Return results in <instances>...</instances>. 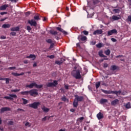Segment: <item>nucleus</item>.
<instances>
[{
    "label": "nucleus",
    "instance_id": "f257e3e1",
    "mask_svg": "<svg viewBox=\"0 0 131 131\" xmlns=\"http://www.w3.org/2000/svg\"><path fill=\"white\" fill-rule=\"evenodd\" d=\"M71 74L73 77L76 79H80L81 78V75H80V70H73Z\"/></svg>",
    "mask_w": 131,
    "mask_h": 131
},
{
    "label": "nucleus",
    "instance_id": "f03ea898",
    "mask_svg": "<svg viewBox=\"0 0 131 131\" xmlns=\"http://www.w3.org/2000/svg\"><path fill=\"white\" fill-rule=\"evenodd\" d=\"M101 91L104 93V94H106V95H109L110 94H115V95H117V96L118 95H120L121 94V91H107L105 90L104 89H101Z\"/></svg>",
    "mask_w": 131,
    "mask_h": 131
},
{
    "label": "nucleus",
    "instance_id": "7ed1b4c3",
    "mask_svg": "<svg viewBox=\"0 0 131 131\" xmlns=\"http://www.w3.org/2000/svg\"><path fill=\"white\" fill-rule=\"evenodd\" d=\"M33 86H35V88H36V89H41L42 88V85H38L36 84V83L34 82L30 84H27L26 86V88H29V89H33Z\"/></svg>",
    "mask_w": 131,
    "mask_h": 131
},
{
    "label": "nucleus",
    "instance_id": "20e7f679",
    "mask_svg": "<svg viewBox=\"0 0 131 131\" xmlns=\"http://www.w3.org/2000/svg\"><path fill=\"white\" fill-rule=\"evenodd\" d=\"M56 85H58V81L57 80H54L53 82H48L47 84H46V86H47V88H54L55 86H56Z\"/></svg>",
    "mask_w": 131,
    "mask_h": 131
},
{
    "label": "nucleus",
    "instance_id": "39448f33",
    "mask_svg": "<svg viewBox=\"0 0 131 131\" xmlns=\"http://www.w3.org/2000/svg\"><path fill=\"white\" fill-rule=\"evenodd\" d=\"M29 95L32 96V97H35L36 96H38V93H37V90L33 89L29 91Z\"/></svg>",
    "mask_w": 131,
    "mask_h": 131
},
{
    "label": "nucleus",
    "instance_id": "423d86ee",
    "mask_svg": "<svg viewBox=\"0 0 131 131\" xmlns=\"http://www.w3.org/2000/svg\"><path fill=\"white\" fill-rule=\"evenodd\" d=\"M38 105H40V103L39 102H34L33 103L29 104V107L33 108L34 109H37Z\"/></svg>",
    "mask_w": 131,
    "mask_h": 131
},
{
    "label": "nucleus",
    "instance_id": "0eeeda50",
    "mask_svg": "<svg viewBox=\"0 0 131 131\" xmlns=\"http://www.w3.org/2000/svg\"><path fill=\"white\" fill-rule=\"evenodd\" d=\"M28 23L31 26H34V27H36L37 26V23L34 19L29 20Z\"/></svg>",
    "mask_w": 131,
    "mask_h": 131
},
{
    "label": "nucleus",
    "instance_id": "6e6552de",
    "mask_svg": "<svg viewBox=\"0 0 131 131\" xmlns=\"http://www.w3.org/2000/svg\"><path fill=\"white\" fill-rule=\"evenodd\" d=\"M9 96H5L4 99H6L7 100H14L13 98H17V95L15 94H9Z\"/></svg>",
    "mask_w": 131,
    "mask_h": 131
},
{
    "label": "nucleus",
    "instance_id": "1a4fd4ad",
    "mask_svg": "<svg viewBox=\"0 0 131 131\" xmlns=\"http://www.w3.org/2000/svg\"><path fill=\"white\" fill-rule=\"evenodd\" d=\"M75 100L77 101L78 102H82L83 101V96H79L77 95H75Z\"/></svg>",
    "mask_w": 131,
    "mask_h": 131
},
{
    "label": "nucleus",
    "instance_id": "9d476101",
    "mask_svg": "<svg viewBox=\"0 0 131 131\" xmlns=\"http://www.w3.org/2000/svg\"><path fill=\"white\" fill-rule=\"evenodd\" d=\"M113 34H117V30L116 29H113L107 32V36H110V35Z\"/></svg>",
    "mask_w": 131,
    "mask_h": 131
},
{
    "label": "nucleus",
    "instance_id": "9b49d317",
    "mask_svg": "<svg viewBox=\"0 0 131 131\" xmlns=\"http://www.w3.org/2000/svg\"><path fill=\"white\" fill-rule=\"evenodd\" d=\"M11 108L9 107H2L0 110V113H4V112H6L7 111H10Z\"/></svg>",
    "mask_w": 131,
    "mask_h": 131
},
{
    "label": "nucleus",
    "instance_id": "f8f14e48",
    "mask_svg": "<svg viewBox=\"0 0 131 131\" xmlns=\"http://www.w3.org/2000/svg\"><path fill=\"white\" fill-rule=\"evenodd\" d=\"M78 39L79 40H81L82 41H84V40H86V37L85 36H83L82 35H80L78 37Z\"/></svg>",
    "mask_w": 131,
    "mask_h": 131
},
{
    "label": "nucleus",
    "instance_id": "ddd939ff",
    "mask_svg": "<svg viewBox=\"0 0 131 131\" xmlns=\"http://www.w3.org/2000/svg\"><path fill=\"white\" fill-rule=\"evenodd\" d=\"M103 33V30L102 29L97 30L93 32L94 35H96V34H102Z\"/></svg>",
    "mask_w": 131,
    "mask_h": 131
},
{
    "label": "nucleus",
    "instance_id": "4468645a",
    "mask_svg": "<svg viewBox=\"0 0 131 131\" xmlns=\"http://www.w3.org/2000/svg\"><path fill=\"white\" fill-rule=\"evenodd\" d=\"M9 7V5L5 4L0 7V11H5L7 9V8Z\"/></svg>",
    "mask_w": 131,
    "mask_h": 131
},
{
    "label": "nucleus",
    "instance_id": "2eb2a0df",
    "mask_svg": "<svg viewBox=\"0 0 131 131\" xmlns=\"http://www.w3.org/2000/svg\"><path fill=\"white\" fill-rule=\"evenodd\" d=\"M118 103H119V100L118 99H115L112 101L111 105L112 106H116Z\"/></svg>",
    "mask_w": 131,
    "mask_h": 131
},
{
    "label": "nucleus",
    "instance_id": "dca6fc26",
    "mask_svg": "<svg viewBox=\"0 0 131 131\" xmlns=\"http://www.w3.org/2000/svg\"><path fill=\"white\" fill-rule=\"evenodd\" d=\"M56 29L57 30H58V31H60V32H62V33H63V34H67V32L65 31H64V30H63V29L60 28V27H56Z\"/></svg>",
    "mask_w": 131,
    "mask_h": 131
},
{
    "label": "nucleus",
    "instance_id": "f3484780",
    "mask_svg": "<svg viewBox=\"0 0 131 131\" xmlns=\"http://www.w3.org/2000/svg\"><path fill=\"white\" fill-rule=\"evenodd\" d=\"M97 118L98 119H102L104 118V115L102 114V113L100 112L97 115Z\"/></svg>",
    "mask_w": 131,
    "mask_h": 131
},
{
    "label": "nucleus",
    "instance_id": "a211bd4d",
    "mask_svg": "<svg viewBox=\"0 0 131 131\" xmlns=\"http://www.w3.org/2000/svg\"><path fill=\"white\" fill-rule=\"evenodd\" d=\"M27 59H32L33 58V60H35V55L34 54H30V56L26 57Z\"/></svg>",
    "mask_w": 131,
    "mask_h": 131
},
{
    "label": "nucleus",
    "instance_id": "6ab92c4d",
    "mask_svg": "<svg viewBox=\"0 0 131 131\" xmlns=\"http://www.w3.org/2000/svg\"><path fill=\"white\" fill-rule=\"evenodd\" d=\"M98 55L99 57H101L102 58H106V56L103 54V50H100L98 52Z\"/></svg>",
    "mask_w": 131,
    "mask_h": 131
},
{
    "label": "nucleus",
    "instance_id": "aec40b11",
    "mask_svg": "<svg viewBox=\"0 0 131 131\" xmlns=\"http://www.w3.org/2000/svg\"><path fill=\"white\" fill-rule=\"evenodd\" d=\"M73 105L74 108H77V107L78 106V102L75 99H74L73 101Z\"/></svg>",
    "mask_w": 131,
    "mask_h": 131
},
{
    "label": "nucleus",
    "instance_id": "412c9836",
    "mask_svg": "<svg viewBox=\"0 0 131 131\" xmlns=\"http://www.w3.org/2000/svg\"><path fill=\"white\" fill-rule=\"evenodd\" d=\"M41 109L43 112H45L46 113L49 112L50 111V108H47L46 106H43L41 107Z\"/></svg>",
    "mask_w": 131,
    "mask_h": 131
},
{
    "label": "nucleus",
    "instance_id": "4be33fe9",
    "mask_svg": "<svg viewBox=\"0 0 131 131\" xmlns=\"http://www.w3.org/2000/svg\"><path fill=\"white\" fill-rule=\"evenodd\" d=\"M11 31H19L20 30V27H13L11 29Z\"/></svg>",
    "mask_w": 131,
    "mask_h": 131
},
{
    "label": "nucleus",
    "instance_id": "5701e85b",
    "mask_svg": "<svg viewBox=\"0 0 131 131\" xmlns=\"http://www.w3.org/2000/svg\"><path fill=\"white\" fill-rule=\"evenodd\" d=\"M107 102H108V100L103 98L100 100V104H104L105 103H107Z\"/></svg>",
    "mask_w": 131,
    "mask_h": 131
},
{
    "label": "nucleus",
    "instance_id": "b1692460",
    "mask_svg": "<svg viewBox=\"0 0 131 131\" xmlns=\"http://www.w3.org/2000/svg\"><path fill=\"white\" fill-rule=\"evenodd\" d=\"M102 47H104V44L99 42L98 44L96 45V48H98V49H101V48H102Z\"/></svg>",
    "mask_w": 131,
    "mask_h": 131
},
{
    "label": "nucleus",
    "instance_id": "393cba45",
    "mask_svg": "<svg viewBox=\"0 0 131 131\" xmlns=\"http://www.w3.org/2000/svg\"><path fill=\"white\" fill-rule=\"evenodd\" d=\"M12 75H14V76H20V75H23L24 74V73H22L21 74H18L17 73H12Z\"/></svg>",
    "mask_w": 131,
    "mask_h": 131
},
{
    "label": "nucleus",
    "instance_id": "a878e982",
    "mask_svg": "<svg viewBox=\"0 0 131 131\" xmlns=\"http://www.w3.org/2000/svg\"><path fill=\"white\" fill-rule=\"evenodd\" d=\"M20 94H21V95L27 96V95H29V91L21 92H20Z\"/></svg>",
    "mask_w": 131,
    "mask_h": 131
},
{
    "label": "nucleus",
    "instance_id": "bb28decb",
    "mask_svg": "<svg viewBox=\"0 0 131 131\" xmlns=\"http://www.w3.org/2000/svg\"><path fill=\"white\" fill-rule=\"evenodd\" d=\"M11 25L10 24H4L2 26L3 28H10Z\"/></svg>",
    "mask_w": 131,
    "mask_h": 131
},
{
    "label": "nucleus",
    "instance_id": "cd10ccee",
    "mask_svg": "<svg viewBox=\"0 0 131 131\" xmlns=\"http://www.w3.org/2000/svg\"><path fill=\"white\" fill-rule=\"evenodd\" d=\"M111 53V51L109 49H107V50H105L104 51V54H105L106 56H109Z\"/></svg>",
    "mask_w": 131,
    "mask_h": 131
},
{
    "label": "nucleus",
    "instance_id": "c85d7f7f",
    "mask_svg": "<svg viewBox=\"0 0 131 131\" xmlns=\"http://www.w3.org/2000/svg\"><path fill=\"white\" fill-rule=\"evenodd\" d=\"M50 33L52 34L53 35H58V32L55 31H50Z\"/></svg>",
    "mask_w": 131,
    "mask_h": 131
},
{
    "label": "nucleus",
    "instance_id": "c756f323",
    "mask_svg": "<svg viewBox=\"0 0 131 131\" xmlns=\"http://www.w3.org/2000/svg\"><path fill=\"white\" fill-rule=\"evenodd\" d=\"M100 85H101V82H96L95 86H96V89L97 90V89H99V88H100Z\"/></svg>",
    "mask_w": 131,
    "mask_h": 131
},
{
    "label": "nucleus",
    "instance_id": "7c9ffc66",
    "mask_svg": "<svg viewBox=\"0 0 131 131\" xmlns=\"http://www.w3.org/2000/svg\"><path fill=\"white\" fill-rule=\"evenodd\" d=\"M125 106L127 109H129L130 108V102L127 103Z\"/></svg>",
    "mask_w": 131,
    "mask_h": 131
},
{
    "label": "nucleus",
    "instance_id": "2f4dec72",
    "mask_svg": "<svg viewBox=\"0 0 131 131\" xmlns=\"http://www.w3.org/2000/svg\"><path fill=\"white\" fill-rule=\"evenodd\" d=\"M112 19L113 20H119V19H120V18H119L117 16L114 15V16H113Z\"/></svg>",
    "mask_w": 131,
    "mask_h": 131
},
{
    "label": "nucleus",
    "instance_id": "473e14b6",
    "mask_svg": "<svg viewBox=\"0 0 131 131\" xmlns=\"http://www.w3.org/2000/svg\"><path fill=\"white\" fill-rule=\"evenodd\" d=\"M50 119V117H47V116H46V117H45L44 118H43L42 119V122H45V121H47V119Z\"/></svg>",
    "mask_w": 131,
    "mask_h": 131
},
{
    "label": "nucleus",
    "instance_id": "72a5a7b5",
    "mask_svg": "<svg viewBox=\"0 0 131 131\" xmlns=\"http://www.w3.org/2000/svg\"><path fill=\"white\" fill-rule=\"evenodd\" d=\"M34 20H39V14H37L34 17Z\"/></svg>",
    "mask_w": 131,
    "mask_h": 131
},
{
    "label": "nucleus",
    "instance_id": "f704fd0d",
    "mask_svg": "<svg viewBox=\"0 0 131 131\" xmlns=\"http://www.w3.org/2000/svg\"><path fill=\"white\" fill-rule=\"evenodd\" d=\"M21 100H23V104H24L25 105L28 103V101L25 98H22Z\"/></svg>",
    "mask_w": 131,
    "mask_h": 131
},
{
    "label": "nucleus",
    "instance_id": "c9c22d12",
    "mask_svg": "<svg viewBox=\"0 0 131 131\" xmlns=\"http://www.w3.org/2000/svg\"><path fill=\"white\" fill-rule=\"evenodd\" d=\"M5 80H6V83L7 84H9V83H10V80H11V79L8 78H6Z\"/></svg>",
    "mask_w": 131,
    "mask_h": 131
},
{
    "label": "nucleus",
    "instance_id": "e433bc0d",
    "mask_svg": "<svg viewBox=\"0 0 131 131\" xmlns=\"http://www.w3.org/2000/svg\"><path fill=\"white\" fill-rule=\"evenodd\" d=\"M11 92L12 93H17L18 92H20V89L18 90V89H15V90H11Z\"/></svg>",
    "mask_w": 131,
    "mask_h": 131
},
{
    "label": "nucleus",
    "instance_id": "4c0bfd02",
    "mask_svg": "<svg viewBox=\"0 0 131 131\" xmlns=\"http://www.w3.org/2000/svg\"><path fill=\"white\" fill-rule=\"evenodd\" d=\"M112 70L114 71L115 70H116L117 69V67L116 66H113L111 67Z\"/></svg>",
    "mask_w": 131,
    "mask_h": 131
},
{
    "label": "nucleus",
    "instance_id": "58836bf2",
    "mask_svg": "<svg viewBox=\"0 0 131 131\" xmlns=\"http://www.w3.org/2000/svg\"><path fill=\"white\" fill-rule=\"evenodd\" d=\"M113 12H115V14H118L120 12V10L119 9H114Z\"/></svg>",
    "mask_w": 131,
    "mask_h": 131
},
{
    "label": "nucleus",
    "instance_id": "ea45409f",
    "mask_svg": "<svg viewBox=\"0 0 131 131\" xmlns=\"http://www.w3.org/2000/svg\"><path fill=\"white\" fill-rule=\"evenodd\" d=\"M61 101H63V102H66L67 101V98L66 96H63L61 98Z\"/></svg>",
    "mask_w": 131,
    "mask_h": 131
},
{
    "label": "nucleus",
    "instance_id": "a19ab883",
    "mask_svg": "<svg viewBox=\"0 0 131 131\" xmlns=\"http://www.w3.org/2000/svg\"><path fill=\"white\" fill-rule=\"evenodd\" d=\"M46 42L48 43H53V40H52V39H48L46 40Z\"/></svg>",
    "mask_w": 131,
    "mask_h": 131
},
{
    "label": "nucleus",
    "instance_id": "79ce46f5",
    "mask_svg": "<svg viewBox=\"0 0 131 131\" xmlns=\"http://www.w3.org/2000/svg\"><path fill=\"white\" fill-rule=\"evenodd\" d=\"M84 119V117H81L80 118L78 119V120L80 121V122H82V121Z\"/></svg>",
    "mask_w": 131,
    "mask_h": 131
},
{
    "label": "nucleus",
    "instance_id": "37998d69",
    "mask_svg": "<svg viewBox=\"0 0 131 131\" xmlns=\"http://www.w3.org/2000/svg\"><path fill=\"white\" fill-rule=\"evenodd\" d=\"M55 64H57V65H62V62L59 60H56L55 61Z\"/></svg>",
    "mask_w": 131,
    "mask_h": 131
},
{
    "label": "nucleus",
    "instance_id": "c03bdc74",
    "mask_svg": "<svg viewBox=\"0 0 131 131\" xmlns=\"http://www.w3.org/2000/svg\"><path fill=\"white\" fill-rule=\"evenodd\" d=\"M8 125H13L14 122H13V121H10L9 122H8Z\"/></svg>",
    "mask_w": 131,
    "mask_h": 131
},
{
    "label": "nucleus",
    "instance_id": "a18cd8bd",
    "mask_svg": "<svg viewBox=\"0 0 131 131\" xmlns=\"http://www.w3.org/2000/svg\"><path fill=\"white\" fill-rule=\"evenodd\" d=\"M25 126H28V127H30V126H31V124L29 122H27L25 124Z\"/></svg>",
    "mask_w": 131,
    "mask_h": 131
},
{
    "label": "nucleus",
    "instance_id": "49530a36",
    "mask_svg": "<svg viewBox=\"0 0 131 131\" xmlns=\"http://www.w3.org/2000/svg\"><path fill=\"white\" fill-rule=\"evenodd\" d=\"M47 58H50V59H54V58H55V55H48L47 56Z\"/></svg>",
    "mask_w": 131,
    "mask_h": 131
},
{
    "label": "nucleus",
    "instance_id": "de8ad7c7",
    "mask_svg": "<svg viewBox=\"0 0 131 131\" xmlns=\"http://www.w3.org/2000/svg\"><path fill=\"white\" fill-rule=\"evenodd\" d=\"M17 112H25V111L22 108H18Z\"/></svg>",
    "mask_w": 131,
    "mask_h": 131
},
{
    "label": "nucleus",
    "instance_id": "09e8293b",
    "mask_svg": "<svg viewBox=\"0 0 131 131\" xmlns=\"http://www.w3.org/2000/svg\"><path fill=\"white\" fill-rule=\"evenodd\" d=\"M126 20L129 22H131V15H129L128 16L127 18L126 19Z\"/></svg>",
    "mask_w": 131,
    "mask_h": 131
},
{
    "label": "nucleus",
    "instance_id": "8fccbe9b",
    "mask_svg": "<svg viewBox=\"0 0 131 131\" xmlns=\"http://www.w3.org/2000/svg\"><path fill=\"white\" fill-rule=\"evenodd\" d=\"M82 32L84 35H89V32L86 31H83Z\"/></svg>",
    "mask_w": 131,
    "mask_h": 131
},
{
    "label": "nucleus",
    "instance_id": "3c124183",
    "mask_svg": "<svg viewBox=\"0 0 131 131\" xmlns=\"http://www.w3.org/2000/svg\"><path fill=\"white\" fill-rule=\"evenodd\" d=\"M54 48V43H52L50 45V47H49V50H52Z\"/></svg>",
    "mask_w": 131,
    "mask_h": 131
},
{
    "label": "nucleus",
    "instance_id": "603ef678",
    "mask_svg": "<svg viewBox=\"0 0 131 131\" xmlns=\"http://www.w3.org/2000/svg\"><path fill=\"white\" fill-rule=\"evenodd\" d=\"M10 70H15L16 69V67H12L8 68Z\"/></svg>",
    "mask_w": 131,
    "mask_h": 131
},
{
    "label": "nucleus",
    "instance_id": "864d4df0",
    "mask_svg": "<svg viewBox=\"0 0 131 131\" xmlns=\"http://www.w3.org/2000/svg\"><path fill=\"white\" fill-rule=\"evenodd\" d=\"M102 85H104V86H108V84L105 83V82L102 81Z\"/></svg>",
    "mask_w": 131,
    "mask_h": 131
},
{
    "label": "nucleus",
    "instance_id": "5fc2aeb1",
    "mask_svg": "<svg viewBox=\"0 0 131 131\" xmlns=\"http://www.w3.org/2000/svg\"><path fill=\"white\" fill-rule=\"evenodd\" d=\"M65 61H66L65 59L61 58L59 61L61 63V64H63V62H65Z\"/></svg>",
    "mask_w": 131,
    "mask_h": 131
},
{
    "label": "nucleus",
    "instance_id": "6e6d98bb",
    "mask_svg": "<svg viewBox=\"0 0 131 131\" xmlns=\"http://www.w3.org/2000/svg\"><path fill=\"white\" fill-rule=\"evenodd\" d=\"M27 30H28L29 32H30V31H31L32 29H31V27H30V26H28L27 27Z\"/></svg>",
    "mask_w": 131,
    "mask_h": 131
},
{
    "label": "nucleus",
    "instance_id": "4d7b16f0",
    "mask_svg": "<svg viewBox=\"0 0 131 131\" xmlns=\"http://www.w3.org/2000/svg\"><path fill=\"white\" fill-rule=\"evenodd\" d=\"M64 89H66V90H69V85L64 84Z\"/></svg>",
    "mask_w": 131,
    "mask_h": 131
},
{
    "label": "nucleus",
    "instance_id": "13d9d810",
    "mask_svg": "<svg viewBox=\"0 0 131 131\" xmlns=\"http://www.w3.org/2000/svg\"><path fill=\"white\" fill-rule=\"evenodd\" d=\"M11 35H12V36H15L16 33V32H12L10 33Z\"/></svg>",
    "mask_w": 131,
    "mask_h": 131
},
{
    "label": "nucleus",
    "instance_id": "bf43d9fd",
    "mask_svg": "<svg viewBox=\"0 0 131 131\" xmlns=\"http://www.w3.org/2000/svg\"><path fill=\"white\" fill-rule=\"evenodd\" d=\"M111 40L113 41V42H116L117 41V40L114 38H112Z\"/></svg>",
    "mask_w": 131,
    "mask_h": 131
},
{
    "label": "nucleus",
    "instance_id": "052dcab7",
    "mask_svg": "<svg viewBox=\"0 0 131 131\" xmlns=\"http://www.w3.org/2000/svg\"><path fill=\"white\" fill-rule=\"evenodd\" d=\"M0 14H1V15H2L3 16L4 15H6V14H8V12H1Z\"/></svg>",
    "mask_w": 131,
    "mask_h": 131
},
{
    "label": "nucleus",
    "instance_id": "680f3d73",
    "mask_svg": "<svg viewBox=\"0 0 131 131\" xmlns=\"http://www.w3.org/2000/svg\"><path fill=\"white\" fill-rule=\"evenodd\" d=\"M10 1L11 3H17L18 2V0H8Z\"/></svg>",
    "mask_w": 131,
    "mask_h": 131
},
{
    "label": "nucleus",
    "instance_id": "e2e57ef3",
    "mask_svg": "<svg viewBox=\"0 0 131 131\" xmlns=\"http://www.w3.org/2000/svg\"><path fill=\"white\" fill-rule=\"evenodd\" d=\"M1 39H6V38H7V37L2 35L1 36Z\"/></svg>",
    "mask_w": 131,
    "mask_h": 131
},
{
    "label": "nucleus",
    "instance_id": "0e129e2a",
    "mask_svg": "<svg viewBox=\"0 0 131 131\" xmlns=\"http://www.w3.org/2000/svg\"><path fill=\"white\" fill-rule=\"evenodd\" d=\"M6 19H8V17H5V18L1 19V21L3 22V21H5V20H6Z\"/></svg>",
    "mask_w": 131,
    "mask_h": 131
},
{
    "label": "nucleus",
    "instance_id": "69168bd1",
    "mask_svg": "<svg viewBox=\"0 0 131 131\" xmlns=\"http://www.w3.org/2000/svg\"><path fill=\"white\" fill-rule=\"evenodd\" d=\"M29 15H30V12H27L26 13V16H29Z\"/></svg>",
    "mask_w": 131,
    "mask_h": 131
},
{
    "label": "nucleus",
    "instance_id": "338daca9",
    "mask_svg": "<svg viewBox=\"0 0 131 131\" xmlns=\"http://www.w3.org/2000/svg\"><path fill=\"white\" fill-rule=\"evenodd\" d=\"M104 68H107V67H108V64L107 63H104Z\"/></svg>",
    "mask_w": 131,
    "mask_h": 131
},
{
    "label": "nucleus",
    "instance_id": "774afa93",
    "mask_svg": "<svg viewBox=\"0 0 131 131\" xmlns=\"http://www.w3.org/2000/svg\"><path fill=\"white\" fill-rule=\"evenodd\" d=\"M128 3H129V5L131 6V0H127Z\"/></svg>",
    "mask_w": 131,
    "mask_h": 131
}]
</instances>
